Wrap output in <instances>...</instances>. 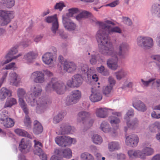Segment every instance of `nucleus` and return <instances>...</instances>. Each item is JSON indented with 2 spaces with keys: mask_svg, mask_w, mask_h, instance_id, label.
<instances>
[{
  "mask_svg": "<svg viewBox=\"0 0 160 160\" xmlns=\"http://www.w3.org/2000/svg\"><path fill=\"white\" fill-rule=\"evenodd\" d=\"M17 95L19 98V104L24 112L27 113V105L23 100L25 98L27 101L32 107H36L35 111L38 114L44 112L47 104L50 103L48 99L44 98H40L35 100L33 98L27 97V94L25 90L22 88H19L17 90Z\"/></svg>",
  "mask_w": 160,
  "mask_h": 160,
  "instance_id": "nucleus-1",
  "label": "nucleus"
},
{
  "mask_svg": "<svg viewBox=\"0 0 160 160\" xmlns=\"http://www.w3.org/2000/svg\"><path fill=\"white\" fill-rule=\"evenodd\" d=\"M111 25L113 26L115 24L111 21L106 20L103 22H101V28L102 29V33H101V46L108 47V49L104 50L103 53L108 54L107 50L112 52V45L110 42L109 37L108 34H112L113 33H121L122 30L118 27L116 26L112 28Z\"/></svg>",
  "mask_w": 160,
  "mask_h": 160,
  "instance_id": "nucleus-2",
  "label": "nucleus"
},
{
  "mask_svg": "<svg viewBox=\"0 0 160 160\" xmlns=\"http://www.w3.org/2000/svg\"><path fill=\"white\" fill-rule=\"evenodd\" d=\"M45 89L48 92H50L52 90L58 94H62L66 91V86L62 82L58 81L56 78H52L47 84Z\"/></svg>",
  "mask_w": 160,
  "mask_h": 160,
  "instance_id": "nucleus-3",
  "label": "nucleus"
},
{
  "mask_svg": "<svg viewBox=\"0 0 160 160\" xmlns=\"http://www.w3.org/2000/svg\"><path fill=\"white\" fill-rule=\"evenodd\" d=\"M108 47L105 46H101V53L105 55H110L112 56V58L108 59L107 62V64L108 67L111 69L113 70H116L118 67V58L117 57V55L116 52L113 50V48H112V52L107 50L106 52H107L108 54H105L104 53V50L108 49Z\"/></svg>",
  "mask_w": 160,
  "mask_h": 160,
  "instance_id": "nucleus-4",
  "label": "nucleus"
},
{
  "mask_svg": "<svg viewBox=\"0 0 160 160\" xmlns=\"http://www.w3.org/2000/svg\"><path fill=\"white\" fill-rule=\"evenodd\" d=\"M14 17V13L12 11L0 10V25H7Z\"/></svg>",
  "mask_w": 160,
  "mask_h": 160,
  "instance_id": "nucleus-5",
  "label": "nucleus"
},
{
  "mask_svg": "<svg viewBox=\"0 0 160 160\" xmlns=\"http://www.w3.org/2000/svg\"><path fill=\"white\" fill-rule=\"evenodd\" d=\"M55 140L56 143L61 147H65L68 145L72 144H74L76 142L75 139L66 136L57 137Z\"/></svg>",
  "mask_w": 160,
  "mask_h": 160,
  "instance_id": "nucleus-6",
  "label": "nucleus"
},
{
  "mask_svg": "<svg viewBox=\"0 0 160 160\" xmlns=\"http://www.w3.org/2000/svg\"><path fill=\"white\" fill-rule=\"evenodd\" d=\"M81 97V92L78 90L72 91L66 98V104L70 105L77 103Z\"/></svg>",
  "mask_w": 160,
  "mask_h": 160,
  "instance_id": "nucleus-7",
  "label": "nucleus"
},
{
  "mask_svg": "<svg viewBox=\"0 0 160 160\" xmlns=\"http://www.w3.org/2000/svg\"><path fill=\"white\" fill-rule=\"evenodd\" d=\"M82 79L81 76L78 74L74 75L71 80H68L67 84L70 87H78L82 84Z\"/></svg>",
  "mask_w": 160,
  "mask_h": 160,
  "instance_id": "nucleus-8",
  "label": "nucleus"
},
{
  "mask_svg": "<svg viewBox=\"0 0 160 160\" xmlns=\"http://www.w3.org/2000/svg\"><path fill=\"white\" fill-rule=\"evenodd\" d=\"M30 78L36 83H42L45 81L44 74L40 71H36L32 73Z\"/></svg>",
  "mask_w": 160,
  "mask_h": 160,
  "instance_id": "nucleus-9",
  "label": "nucleus"
},
{
  "mask_svg": "<svg viewBox=\"0 0 160 160\" xmlns=\"http://www.w3.org/2000/svg\"><path fill=\"white\" fill-rule=\"evenodd\" d=\"M99 82L95 84L94 88H92L91 92L92 94L89 97L90 100L93 102H96L100 100V90L99 88L98 89L97 88H99L100 87Z\"/></svg>",
  "mask_w": 160,
  "mask_h": 160,
  "instance_id": "nucleus-10",
  "label": "nucleus"
},
{
  "mask_svg": "<svg viewBox=\"0 0 160 160\" xmlns=\"http://www.w3.org/2000/svg\"><path fill=\"white\" fill-rule=\"evenodd\" d=\"M62 22L65 28L69 31L75 30L76 28V24L68 18L63 16Z\"/></svg>",
  "mask_w": 160,
  "mask_h": 160,
  "instance_id": "nucleus-11",
  "label": "nucleus"
},
{
  "mask_svg": "<svg viewBox=\"0 0 160 160\" xmlns=\"http://www.w3.org/2000/svg\"><path fill=\"white\" fill-rule=\"evenodd\" d=\"M144 148L141 151L140 158L144 159L146 156H150L152 155L154 152L153 149L150 147L151 145L148 142L145 143L143 145Z\"/></svg>",
  "mask_w": 160,
  "mask_h": 160,
  "instance_id": "nucleus-12",
  "label": "nucleus"
},
{
  "mask_svg": "<svg viewBox=\"0 0 160 160\" xmlns=\"http://www.w3.org/2000/svg\"><path fill=\"white\" fill-rule=\"evenodd\" d=\"M139 142V138L135 134L130 135L126 138V143L128 146L134 147L136 146Z\"/></svg>",
  "mask_w": 160,
  "mask_h": 160,
  "instance_id": "nucleus-13",
  "label": "nucleus"
},
{
  "mask_svg": "<svg viewBox=\"0 0 160 160\" xmlns=\"http://www.w3.org/2000/svg\"><path fill=\"white\" fill-rule=\"evenodd\" d=\"M60 129L58 134H68L72 133L71 126L68 123L63 122L60 125Z\"/></svg>",
  "mask_w": 160,
  "mask_h": 160,
  "instance_id": "nucleus-14",
  "label": "nucleus"
},
{
  "mask_svg": "<svg viewBox=\"0 0 160 160\" xmlns=\"http://www.w3.org/2000/svg\"><path fill=\"white\" fill-rule=\"evenodd\" d=\"M31 91L32 94L34 95L35 97V98H35V100L40 98H46L47 99L49 100L50 103L47 104L46 108H47L48 105L51 103V102L50 100L49 99L46 98L40 97L38 98H36L37 97L40 95L42 91V88L40 85L37 84L32 86L31 88Z\"/></svg>",
  "mask_w": 160,
  "mask_h": 160,
  "instance_id": "nucleus-15",
  "label": "nucleus"
},
{
  "mask_svg": "<svg viewBox=\"0 0 160 160\" xmlns=\"http://www.w3.org/2000/svg\"><path fill=\"white\" fill-rule=\"evenodd\" d=\"M20 150L22 153H26L29 152L31 148L30 143L28 142H25L24 139L21 140L20 143L19 145Z\"/></svg>",
  "mask_w": 160,
  "mask_h": 160,
  "instance_id": "nucleus-16",
  "label": "nucleus"
},
{
  "mask_svg": "<svg viewBox=\"0 0 160 160\" xmlns=\"http://www.w3.org/2000/svg\"><path fill=\"white\" fill-rule=\"evenodd\" d=\"M43 62L46 64L51 65L53 63L54 56L51 52L45 53L42 57Z\"/></svg>",
  "mask_w": 160,
  "mask_h": 160,
  "instance_id": "nucleus-17",
  "label": "nucleus"
},
{
  "mask_svg": "<svg viewBox=\"0 0 160 160\" xmlns=\"http://www.w3.org/2000/svg\"><path fill=\"white\" fill-rule=\"evenodd\" d=\"M77 68L76 64L72 62L66 61L64 62L63 69L68 72L71 73L74 72Z\"/></svg>",
  "mask_w": 160,
  "mask_h": 160,
  "instance_id": "nucleus-18",
  "label": "nucleus"
},
{
  "mask_svg": "<svg viewBox=\"0 0 160 160\" xmlns=\"http://www.w3.org/2000/svg\"><path fill=\"white\" fill-rule=\"evenodd\" d=\"M91 114L86 111H81L78 115L77 121L78 122H82L83 124L86 122L87 118L89 117Z\"/></svg>",
  "mask_w": 160,
  "mask_h": 160,
  "instance_id": "nucleus-19",
  "label": "nucleus"
},
{
  "mask_svg": "<svg viewBox=\"0 0 160 160\" xmlns=\"http://www.w3.org/2000/svg\"><path fill=\"white\" fill-rule=\"evenodd\" d=\"M34 127L33 129V133L36 135L41 133L43 131V128L41 124L37 120L33 122Z\"/></svg>",
  "mask_w": 160,
  "mask_h": 160,
  "instance_id": "nucleus-20",
  "label": "nucleus"
},
{
  "mask_svg": "<svg viewBox=\"0 0 160 160\" xmlns=\"http://www.w3.org/2000/svg\"><path fill=\"white\" fill-rule=\"evenodd\" d=\"M12 92L5 88H2L0 90V100H4L8 96L9 97L12 96Z\"/></svg>",
  "mask_w": 160,
  "mask_h": 160,
  "instance_id": "nucleus-21",
  "label": "nucleus"
},
{
  "mask_svg": "<svg viewBox=\"0 0 160 160\" xmlns=\"http://www.w3.org/2000/svg\"><path fill=\"white\" fill-rule=\"evenodd\" d=\"M128 48L127 43H122L119 46V51L118 52L119 55L122 58H124L125 57L126 53Z\"/></svg>",
  "mask_w": 160,
  "mask_h": 160,
  "instance_id": "nucleus-22",
  "label": "nucleus"
},
{
  "mask_svg": "<svg viewBox=\"0 0 160 160\" xmlns=\"http://www.w3.org/2000/svg\"><path fill=\"white\" fill-rule=\"evenodd\" d=\"M132 105L135 109L139 111L144 112L147 110L145 105L140 100H137Z\"/></svg>",
  "mask_w": 160,
  "mask_h": 160,
  "instance_id": "nucleus-23",
  "label": "nucleus"
},
{
  "mask_svg": "<svg viewBox=\"0 0 160 160\" xmlns=\"http://www.w3.org/2000/svg\"><path fill=\"white\" fill-rule=\"evenodd\" d=\"M10 75L11 78V82L14 85L18 86L20 81V78L19 76L14 72L10 73Z\"/></svg>",
  "mask_w": 160,
  "mask_h": 160,
  "instance_id": "nucleus-24",
  "label": "nucleus"
},
{
  "mask_svg": "<svg viewBox=\"0 0 160 160\" xmlns=\"http://www.w3.org/2000/svg\"><path fill=\"white\" fill-rule=\"evenodd\" d=\"M79 71L82 74L87 73L88 76L89 75H91L92 73L91 72L93 71V68H90L88 69V65L85 64H80L79 68Z\"/></svg>",
  "mask_w": 160,
  "mask_h": 160,
  "instance_id": "nucleus-25",
  "label": "nucleus"
},
{
  "mask_svg": "<svg viewBox=\"0 0 160 160\" xmlns=\"http://www.w3.org/2000/svg\"><path fill=\"white\" fill-rule=\"evenodd\" d=\"M66 115V112L61 111L54 116L52 122L54 124H57L62 121Z\"/></svg>",
  "mask_w": 160,
  "mask_h": 160,
  "instance_id": "nucleus-26",
  "label": "nucleus"
},
{
  "mask_svg": "<svg viewBox=\"0 0 160 160\" xmlns=\"http://www.w3.org/2000/svg\"><path fill=\"white\" fill-rule=\"evenodd\" d=\"M34 148L33 150L34 153L36 155H40L42 151V148L43 147L42 143L39 141L34 140Z\"/></svg>",
  "mask_w": 160,
  "mask_h": 160,
  "instance_id": "nucleus-27",
  "label": "nucleus"
},
{
  "mask_svg": "<svg viewBox=\"0 0 160 160\" xmlns=\"http://www.w3.org/2000/svg\"><path fill=\"white\" fill-rule=\"evenodd\" d=\"M36 56V54L33 52H29L24 56V58L28 63H32Z\"/></svg>",
  "mask_w": 160,
  "mask_h": 160,
  "instance_id": "nucleus-28",
  "label": "nucleus"
},
{
  "mask_svg": "<svg viewBox=\"0 0 160 160\" xmlns=\"http://www.w3.org/2000/svg\"><path fill=\"white\" fill-rule=\"evenodd\" d=\"M80 13L76 16V18L78 20H80L83 18H87L91 17L92 16L91 13L88 11L83 10L81 12L80 11Z\"/></svg>",
  "mask_w": 160,
  "mask_h": 160,
  "instance_id": "nucleus-29",
  "label": "nucleus"
},
{
  "mask_svg": "<svg viewBox=\"0 0 160 160\" xmlns=\"http://www.w3.org/2000/svg\"><path fill=\"white\" fill-rule=\"evenodd\" d=\"M15 132L18 135L26 137L31 139H32L33 136L31 135L25 130L19 128L16 129L15 130Z\"/></svg>",
  "mask_w": 160,
  "mask_h": 160,
  "instance_id": "nucleus-30",
  "label": "nucleus"
},
{
  "mask_svg": "<svg viewBox=\"0 0 160 160\" xmlns=\"http://www.w3.org/2000/svg\"><path fill=\"white\" fill-rule=\"evenodd\" d=\"M17 104V101L16 99L13 98H8L6 100L4 107L10 108L13 105H14Z\"/></svg>",
  "mask_w": 160,
  "mask_h": 160,
  "instance_id": "nucleus-31",
  "label": "nucleus"
},
{
  "mask_svg": "<svg viewBox=\"0 0 160 160\" xmlns=\"http://www.w3.org/2000/svg\"><path fill=\"white\" fill-rule=\"evenodd\" d=\"M155 79L151 78L148 81L144 80L143 79H141V82H139L141 86L143 88L148 87L150 84H153L155 82Z\"/></svg>",
  "mask_w": 160,
  "mask_h": 160,
  "instance_id": "nucleus-32",
  "label": "nucleus"
},
{
  "mask_svg": "<svg viewBox=\"0 0 160 160\" xmlns=\"http://www.w3.org/2000/svg\"><path fill=\"white\" fill-rule=\"evenodd\" d=\"M108 148L109 151L113 152L120 149V146L118 143L116 142H111L108 144Z\"/></svg>",
  "mask_w": 160,
  "mask_h": 160,
  "instance_id": "nucleus-33",
  "label": "nucleus"
},
{
  "mask_svg": "<svg viewBox=\"0 0 160 160\" xmlns=\"http://www.w3.org/2000/svg\"><path fill=\"white\" fill-rule=\"evenodd\" d=\"M144 49H148L151 48L153 46L152 39L148 37H144Z\"/></svg>",
  "mask_w": 160,
  "mask_h": 160,
  "instance_id": "nucleus-34",
  "label": "nucleus"
},
{
  "mask_svg": "<svg viewBox=\"0 0 160 160\" xmlns=\"http://www.w3.org/2000/svg\"><path fill=\"white\" fill-rule=\"evenodd\" d=\"M141 151L139 150H130L128 151V153L130 158H132L139 157L140 158Z\"/></svg>",
  "mask_w": 160,
  "mask_h": 160,
  "instance_id": "nucleus-35",
  "label": "nucleus"
},
{
  "mask_svg": "<svg viewBox=\"0 0 160 160\" xmlns=\"http://www.w3.org/2000/svg\"><path fill=\"white\" fill-rule=\"evenodd\" d=\"M127 124L128 128L131 129H134L137 127L138 124V120L136 118H134L131 122L129 121H126Z\"/></svg>",
  "mask_w": 160,
  "mask_h": 160,
  "instance_id": "nucleus-36",
  "label": "nucleus"
},
{
  "mask_svg": "<svg viewBox=\"0 0 160 160\" xmlns=\"http://www.w3.org/2000/svg\"><path fill=\"white\" fill-rule=\"evenodd\" d=\"M80 158L81 160H94L93 156L88 152H84L81 154Z\"/></svg>",
  "mask_w": 160,
  "mask_h": 160,
  "instance_id": "nucleus-37",
  "label": "nucleus"
},
{
  "mask_svg": "<svg viewBox=\"0 0 160 160\" xmlns=\"http://www.w3.org/2000/svg\"><path fill=\"white\" fill-rule=\"evenodd\" d=\"M14 123L15 122L13 120L9 118L2 124L6 128H11L14 125Z\"/></svg>",
  "mask_w": 160,
  "mask_h": 160,
  "instance_id": "nucleus-38",
  "label": "nucleus"
},
{
  "mask_svg": "<svg viewBox=\"0 0 160 160\" xmlns=\"http://www.w3.org/2000/svg\"><path fill=\"white\" fill-rule=\"evenodd\" d=\"M27 109L28 112L27 113H25L26 114L25 117L24 119V122L25 126L28 129L31 128V122L30 120V118L28 116V109L27 107Z\"/></svg>",
  "mask_w": 160,
  "mask_h": 160,
  "instance_id": "nucleus-39",
  "label": "nucleus"
},
{
  "mask_svg": "<svg viewBox=\"0 0 160 160\" xmlns=\"http://www.w3.org/2000/svg\"><path fill=\"white\" fill-rule=\"evenodd\" d=\"M152 58L155 60L154 62L155 66L160 74V55H156L152 57Z\"/></svg>",
  "mask_w": 160,
  "mask_h": 160,
  "instance_id": "nucleus-40",
  "label": "nucleus"
},
{
  "mask_svg": "<svg viewBox=\"0 0 160 160\" xmlns=\"http://www.w3.org/2000/svg\"><path fill=\"white\" fill-rule=\"evenodd\" d=\"M101 129L105 132H108L111 131V128H110L109 125L105 121L103 122L101 124Z\"/></svg>",
  "mask_w": 160,
  "mask_h": 160,
  "instance_id": "nucleus-41",
  "label": "nucleus"
},
{
  "mask_svg": "<svg viewBox=\"0 0 160 160\" xmlns=\"http://www.w3.org/2000/svg\"><path fill=\"white\" fill-rule=\"evenodd\" d=\"M151 11L152 14L158 15L160 12V4L157 3L153 4L152 6Z\"/></svg>",
  "mask_w": 160,
  "mask_h": 160,
  "instance_id": "nucleus-42",
  "label": "nucleus"
},
{
  "mask_svg": "<svg viewBox=\"0 0 160 160\" xmlns=\"http://www.w3.org/2000/svg\"><path fill=\"white\" fill-rule=\"evenodd\" d=\"M117 79L119 80L125 77L127 75V72L123 70H121L115 73Z\"/></svg>",
  "mask_w": 160,
  "mask_h": 160,
  "instance_id": "nucleus-43",
  "label": "nucleus"
},
{
  "mask_svg": "<svg viewBox=\"0 0 160 160\" xmlns=\"http://www.w3.org/2000/svg\"><path fill=\"white\" fill-rule=\"evenodd\" d=\"M137 42L139 47L144 49V37L142 36L138 37L137 38Z\"/></svg>",
  "mask_w": 160,
  "mask_h": 160,
  "instance_id": "nucleus-44",
  "label": "nucleus"
},
{
  "mask_svg": "<svg viewBox=\"0 0 160 160\" xmlns=\"http://www.w3.org/2000/svg\"><path fill=\"white\" fill-rule=\"evenodd\" d=\"M68 12L67 13V17H71L73 16V15L80 12V11L78 8H73L69 9L68 10Z\"/></svg>",
  "mask_w": 160,
  "mask_h": 160,
  "instance_id": "nucleus-45",
  "label": "nucleus"
},
{
  "mask_svg": "<svg viewBox=\"0 0 160 160\" xmlns=\"http://www.w3.org/2000/svg\"><path fill=\"white\" fill-rule=\"evenodd\" d=\"M62 156L64 158L69 159L72 157V152L71 150L69 148L64 149L62 151Z\"/></svg>",
  "mask_w": 160,
  "mask_h": 160,
  "instance_id": "nucleus-46",
  "label": "nucleus"
},
{
  "mask_svg": "<svg viewBox=\"0 0 160 160\" xmlns=\"http://www.w3.org/2000/svg\"><path fill=\"white\" fill-rule=\"evenodd\" d=\"M8 118V113L6 111H4L0 113V122L1 124Z\"/></svg>",
  "mask_w": 160,
  "mask_h": 160,
  "instance_id": "nucleus-47",
  "label": "nucleus"
},
{
  "mask_svg": "<svg viewBox=\"0 0 160 160\" xmlns=\"http://www.w3.org/2000/svg\"><path fill=\"white\" fill-rule=\"evenodd\" d=\"M110 122L112 125H113L114 124L116 125V127L114 128V129H117L118 127L117 124L120 122V120L118 118L112 116Z\"/></svg>",
  "mask_w": 160,
  "mask_h": 160,
  "instance_id": "nucleus-48",
  "label": "nucleus"
},
{
  "mask_svg": "<svg viewBox=\"0 0 160 160\" xmlns=\"http://www.w3.org/2000/svg\"><path fill=\"white\" fill-rule=\"evenodd\" d=\"M45 20L48 23H54L58 21L56 17V15L48 17L46 18Z\"/></svg>",
  "mask_w": 160,
  "mask_h": 160,
  "instance_id": "nucleus-49",
  "label": "nucleus"
},
{
  "mask_svg": "<svg viewBox=\"0 0 160 160\" xmlns=\"http://www.w3.org/2000/svg\"><path fill=\"white\" fill-rule=\"evenodd\" d=\"M59 27V24L58 21L52 24V26L51 28V30L52 33L55 34L57 32L58 30Z\"/></svg>",
  "mask_w": 160,
  "mask_h": 160,
  "instance_id": "nucleus-50",
  "label": "nucleus"
},
{
  "mask_svg": "<svg viewBox=\"0 0 160 160\" xmlns=\"http://www.w3.org/2000/svg\"><path fill=\"white\" fill-rule=\"evenodd\" d=\"M21 54H19L18 55L12 57L11 56L10 58H5L6 60L5 61H3L1 62V64L3 65L9 63L11 62L12 60L16 59L19 57L21 56Z\"/></svg>",
  "mask_w": 160,
  "mask_h": 160,
  "instance_id": "nucleus-51",
  "label": "nucleus"
},
{
  "mask_svg": "<svg viewBox=\"0 0 160 160\" xmlns=\"http://www.w3.org/2000/svg\"><path fill=\"white\" fill-rule=\"evenodd\" d=\"M134 114V110L132 109H130L126 113L124 119L126 121H129L130 120V116H133Z\"/></svg>",
  "mask_w": 160,
  "mask_h": 160,
  "instance_id": "nucleus-52",
  "label": "nucleus"
},
{
  "mask_svg": "<svg viewBox=\"0 0 160 160\" xmlns=\"http://www.w3.org/2000/svg\"><path fill=\"white\" fill-rule=\"evenodd\" d=\"M109 113L108 110L106 108H101V118L107 117Z\"/></svg>",
  "mask_w": 160,
  "mask_h": 160,
  "instance_id": "nucleus-53",
  "label": "nucleus"
},
{
  "mask_svg": "<svg viewBox=\"0 0 160 160\" xmlns=\"http://www.w3.org/2000/svg\"><path fill=\"white\" fill-rule=\"evenodd\" d=\"M15 3V0H6L4 4L7 8H10L14 6Z\"/></svg>",
  "mask_w": 160,
  "mask_h": 160,
  "instance_id": "nucleus-54",
  "label": "nucleus"
},
{
  "mask_svg": "<svg viewBox=\"0 0 160 160\" xmlns=\"http://www.w3.org/2000/svg\"><path fill=\"white\" fill-rule=\"evenodd\" d=\"M17 52L18 50L16 48H12L5 56V58H10L11 56H12L13 55L15 54Z\"/></svg>",
  "mask_w": 160,
  "mask_h": 160,
  "instance_id": "nucleus-55",
  "label": "nucleus"
},
{
  "mask_svg": "<svg viewBox=\"0 0 160 160\" xmlns=\"http://www.w3.org/2000/svg\"><path fill=\"white\" fill-rule=\"evenodd\" d=\"M92 139L93 142L96 144H98L100 143V136L97 134H94L93 135Z\"/></svg>",
  "mask_w": 160,
  "mask_h": 160,
  "instance_id": "nucleus-56",
  "label": "nucleus"
},
{
  "mask_svg": "<svg viewBox=\"0 0 160 160\" xmlns=\"http://www.w3.org/2000/svg\"><path fill=\"white\" fill-rule=\"evenodd\" d=\"M65 6L62 2H59L56 4L54 6V9H59L60 11L62 10L63 8L65 7Z\"/></svg>",
  "mask_w": 160,
  "mask_h": 160,
  "instance_id": "nucleus-57",
  "label": "nucleus"
},
{
  "mask_svg": "<svg viewBox=\"0 0 160 160\" xmlns=\"http://www.w3.org/2000/svg\"><path fill=\"white\" fill-rule=\"evenodd\" d=\"M97 57L95 55H92L90 60V63L92 65L95 64L98 60Z\"/></svg>",
  "mask_w": 160,
  "mask_h": 160,
  "instance_id": "nucleus-58",
  "label": "nucleus"
},
{
  "mask_svg": "<svg viewBox=\"0 0 160 160\" xmlns=\"http://www.w3.org/2000/svg\"><path fill=\"white\" fill-rule=\"evenodd\" d=\"M112 86H110L109 85L107 86L104 88H103V93L106 95L109 93L112 89Z\"/></svg>",
  "mask_w": 160,
  "mask_h": 160,
  "instance_id": "nucleus-59",
  "label": "nucleus"
},
{
  "mask_svg": "<svg viewBox=\"0 0 160 160\" xmlns=\"http://www.w3.org/2000/svg\"><path fill=\"white\" fill-rule=\"evenodd\" d=\"M158 124H152L151 125L149 128L150 131L153 132H156L158 129Z\"/></svg>",
  "mask_w": 160,
  "mask_h": 160,
  "instance_id": "nucleus-60",
  "label": "nucleus"
},
{
  "mask_svg": "<svg viewBox=\"0 0 160 160\" xmlns=\"http://www.w3.org/2000/svg\"><path fill=\"white\" fill-rule=\"evenodd\" d=\"M101 74L103 76H107L109 74L108 71L105 69L103 66H101Z\"/></svg>",
  "mask_w": 160,
  "mask_h": 160,
  "instance_id": "nucleus-61",
  "label": "nucleus"
},
{
  "mask_svg": "<svg viewBox=\"0 0 160 160\" xmlns=\"http://www.w3.org/2000/svg\"><path fill=\"white\" fill-rule=\"evenodd\" d=\"M90 21L92 23V24H95V25H99L100 26V22H98L96 20L95 18L92 17V16L91 17H90Z\"/></svg>",
  "mask_w": 160,
  "mask_h": 160,
  "instance_id": "nucleus-62",
  "label": "nucleus"
},
{
  "mask_svg": "<svg viewBox=\"0 0 160 160\" xmlns=\"http://www.w3.org/2000/svg\"><path fill=\"white\" fill-rule=\"evenodd\" d=\"M123 22L124 23L129 26L131 25L132 24V22L131 20L129 18L127 17H123Z\"/></svg>",
  "mask_w": 160,
  "mask_h": 160,
  "instance_id": "nucleus-63",
  "label": "nucleus"
},
{
  "mask_svg": "<svg viewBox=\"0 0 160 160\" xmlns=\"http://www.w3.org/2000/svg\"><path fill=\"white\" fill-rule=\"evenodd\" d=\"M119 3V0L115 1L109 4L105 5V6H110L112 8L115 7L116 5H118Z\"/></svg>",
  "mask_w": 160,
  "mask_h": 160,
  "instance_id": "nucleus-64",
  "label": "nucleus"
}]
</instances>
